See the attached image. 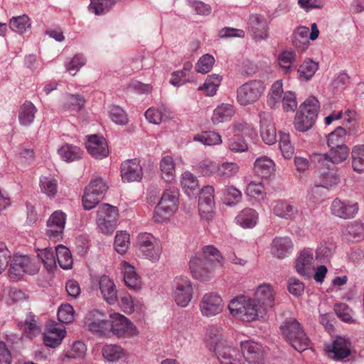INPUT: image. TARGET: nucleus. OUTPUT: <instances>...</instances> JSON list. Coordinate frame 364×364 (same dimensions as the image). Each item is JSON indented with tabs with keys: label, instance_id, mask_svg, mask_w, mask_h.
Returning a JSON list of instances; mask_svg holds the SVG:
<instances>
[{
	"label": "nucleus",
	"instance_id": "1",
	"mask_svg": "<svg viewBox=\"0 0 364 364\" xmlns=\"http://www.w3.org/2000/svg\"><path fill=\"white\" fill-rule=\"evenodd\" d=\"M228 309L231 315L247 322L262 318L267 314L258 301L245 296L232 299L228 304Z\"/></svg>",
	"mask_w": 364,
	"mask_h": 364
},
{
	"label": "nucleus",
	"instance_id": "2",
	"mask_svg": "<svg viewBox=\"0 0 364 364\" xmlns=\"http://www.w3.org/2000/svg\"><path fill=\"white\" fill-rule=\"evenodd\" d=\"M207 336L208 342L215 353L220 364H237L238 357H240L238 351L224 345L223 335L218 328H210Z\"/></svg>",
	"mask_w": 364,
	"mask_h": 364
},
{
	"label": "nucleus",
	"instance_id": "3",
	"mask_svg": "<svg viewBox=\"0 0 364 364\" xmlns=\"http://www.w3.org/2000/svg\"><path fill=\"white\" fill-rule=\"evenodd\" d=\"M282 333L285 340L297 351L302 352L310 346V340L295 318L285 320L281 326Z\"/></svg>",
	"mask_w": 364,
	"mask_h": 364
},
{
	"label": "nucleus",
	"instance_id": "4",
	"mask_svg": "<svg viewBox=\"0 0 364 364\" xmlns=\"http://www.w3.org/2000/svg\"><path fill=\"white\" fill-rule=\"evenodd\" d=\"M179 191L171 187L164 192L159 203L155 208L154 218L156 222L162 223L176 212L179 203Z\"/></svg>",
	"mask_w": 364,
	"mask_h": 364
},
{
	"label": "nucleus",
	"instance_id": "5",
	"mask_svg": "<svg viewBox=\"0 0 364 364\" xmlns=\"http://www.w3.org/2000/svg\"><path fill=\"white\" fill-rule=\"evenodd\" d=\"M136 249L143 258L156 262L161 257L163 247L159 238L149 232H141L137 236Z\"/></svg>",
	"mask_w": 364,
	"mask_h": 364
},
{
	"label": "nucleus",
	"instance_id": "6",
	"mask_svg": "<svg viewBox=\"0 0 364 364\" xmlns=\"http://www.w3.org/2000/svg\"><path fill=\"white\" fill-rule=\"evenodd\" d=\"M118 217L117 208L108 203L99 206L97 213V228L105 235L112 234L116 228Z\"/></svg>",
	"mask_w": 364,
	"mask_h": 364
},
{
	"label": "nucleus",
	"instance_id": "7",
	"mask_svg": "<svg viewBox=\"0 0 364 364\" xmlns=\"http://www.w3.org/2000/svg\"><path fill=\"white\" fill-rule=\"evenodd\" d=\"M265 90L263 83L258 80H250L237 90V101L242 106L257 102Z\"/></svg>",
	"mask_w": 364,
	"mask_h": 364
},
{
	"label": "nucleus",
	"instance_id": "8",
	"mask_svg": "<svg viewBox=\"0 0 364 364\" xmlns=\"http://www.w3.org/2000/svg\"><path fill=\"white\" fill-rule=\"evenodd\" d=\"M39 269V264L30 257L16 255L11 263L9 274L11 278L20 279L25 273L36 274Z\"/></svg>",
	"mask_w": 364,
	"mask_h": 364
},
{
	"label": "nucleus",
	"instance_id": "9",
	"mask_svg": "<svg viewBox=\"0 0 364 364\" xmlns=\"http://www.w3.org/2000/svg\"><path fill=\"white\" fill-rule=\"evenodd\" d=\"M349 149L347 146H341L331 148L327 153L314 154L312 156L313 161L319 166L329 165L334 166L345 161L349 156Z\"/></svg>",
	"mask_w": 364,
	"mask_h": 364
},
{
	"label": "nucleus",
	"instance_id": "10",
	"mask_svg": "<svg viewBox=\"0 0 364 364\" xmlns=\"http://www.w3.org/2000/svg\"><path fill=\"white\" fill-rule=\"evenodd\" d=\"M108 334L112 332L118 337L134 336L138 334L136 327L124 316L113 314L109 316Z\"/></svg>",
	"mask_w": 364,
	"mask_h": 364
},
{
	"label": "nucleus",
	"instance_id": "11",
	"mask_svg": "<svg viewBox=\"0 0 364 364\" xmlns=\"http://www.w3.org/2000/svg\"><path fill=\"white\" fill-rule=\"evenodd\" d=\"M173 298L177 305L186 307L193 298V287L191 280L183 276L176 277L173 281Z\"/></svg>",
	"mask_w": 364,
	"mask_h": 364
},
{
	"label": "nucleus",
	"instance_id": "12",
	"mask_svg": "<svg viewBox=\"0 0 364 364\" xmlns=\"http://www.w3.org/2000/svg\"><path fill=\"white\" fill-rule=\"evenodd\" d=\"M84 323L87 329L97 335L105 336L108 334L109 319L101 311L93 309L85 316Z\"/></svg>",
	"mask_w": 364,
	"mask_h": 364
},
{
	"label": "nucleus",
	"instance_id": "13",
	"mask_svg": "<svg viewBox=\"0 0 364 364\" xmlns=\"http://www.w3.org/2000/svg\"><path fill=\"white\" fill-rule=\"evenodd\" d=\"M224 301L217 292L205 294L199 304L201 314L205 317H212L220 314L224 308Z\"/></svg>",
	"mask_w": 364,
	"mask_h": 364
},
{
	"label": "nucleus",
	"instance_id": "14",
	"mask_svg": "<svg viewBox=\"0 0 364 364\" xmlns=\"http://www.w3.org/2000/svg\"><path fill=\"white\" fill-rule=\"evenodd\" d=\"M192 276L201 282L210 280L214 274L215 267L210 260H204L200 256H193L189 262Z\"/></svg>",
	"mask_w": 364,
	"mask_h": 364
},
{
	"label": "nucleus",
	"instance_id": "15",
	"mask_svg": "<svg viewBox=\"0 0 364 364\" xmlns=\"http://www.w3.org/2000/svg\"><path fill=\"white\" fill-rule=\"evenodd\" d=\"M314 253V250L309 247L304 248L298 252L294 267L299 275L308 278L315 270Z\"/></svg>",
	"mask_w": 364,
	"mask_h": 364
},
{
	"label": "nucleus",
	"instance_id": "16",
	"mask_svg": "<svg viewBox=\"0 0 364 364\" xmlns=\"http://www.w3.org/2000/svg\"><path fill=\"white\" fill-rule=\"evenodd\" d=\"M66 214L60 210L52 213L47 221L46 234L50 240L59 241L63 238Z\"/></svg>",
	"mask_w": 364,
	"mask_h": 364
},
{
	"label": "nucleus",
	"instance_id": "17",
	"mask_svg": "<svg viewBox=\"0 0 364 364\" xmlns=\"http://www.w3.org/2000/svg\"><path fill=\"white\" fill-rule=\"evenodd\" d=\"M331 213L336 217L343 219L353 218L359 210L358 203L346 200L335 198L331 204Z\"/></svg>",
	"mask_w": 364,
	"mask_h": 364
},
{
	"label": "nucleus",
	"instance_id": "18",
	"mask_svg": "<svg viewBox=\"0 0 364 364\" xmlns=\"http://www.w3.org/2000/svg\"><path fill=\"white\" fill-rule=\"evenodd\" d=\"M247 28L256 41L266 40L269 37L267 21L261 15L251 14L248 18Z\"/></svg>",
	"mask_w": 364,
	"mask_h": 364
},
{
	"label": "nucleus",
	"instance_id": "19",
	"mask_svg": "<svg viewBox=\"0 0 364 364\" xmlns=\"http://www.w3.org/2000/svg\"><path fill=\"white\" fill-rule=\"evenodd\" d=\"M242 356L250 364H263L264 350L262 346L253 341H245L240 343Z\"/></svg>",
	"mask_w": 364,
	"mask_h": 364
},
{
	"label": "nucleus",
	"instance_id": "20",
	"mask_svg": "<svg viewBox=\"0 0 364 364\" xmlns=\"http://www.w3.org/2000/svg\"><path fill=\"white\" fill-rule=\"evenodd\" d=\"M85 146L87 152L95 159H102L109 155L108 145L103 136L97 134L87 136Z\"/></svg>",
	"mask_w": 364,
	"mask_h": 364
},
{
	"label": "nucleus",
	"instance_id": "21",
	"mask_svg": "<svg viewBox=\"0 0 364 364\" xmlns=\"http://www.w3.org/2000/svg\"><path fill=\"white\" fill-rule=\"evenodd\" d=\"M261 136L265 144H274L277 141V132L272 122V115L268 112L259 114Z\"/></svg>",
	"mask_w": 364,
	"mask_h": 364
},
{
	"label": "nucleus",
	"instance_id": "22",
	"mask_svg": "<svg viewBox=\"0 0 364 364\" xmlns=\"http://www.w3.org/2000/svg\"><path fill=\"white\" fill-rule=\"evenodd\" d=\"M328 356L335 360H342L350 353V343L344 338L338 337L331 344L326 346Z\"/></svg>",
	"mask_w": 364,
	"mask_h": 364
},
{
	"label": "nucleus",
	"instance_id": "23",
	"mask_svg": "<svg viewBox=\"0 0 364 364\" xmlns=\"http://www.w3.org/2000/svg\"><path fill=\"white\" fill-rule=\"evenodd\" d=\"M317 166L320 170L316 186L331 189L340 183V176L333 166Z\"/></svg>",
	"mask_w": 364,
	"mask_h": 364
},
{
	"label": "nucleus",
	"instance_id": "24",
	"mask_svg": "<svg viewBox=\"0 0 364 364\" xmlns=\"http://www.w3.org/2000/svg\"><path fill=\"white\" fill-rule=\"evenodd\" d=\"M66 334L65 328L62 324L53 323L49 324L44 333L43 341L46 346H58Z\"/></svg>",
	"mask_w": 364,
	"mask_h": 364
},
{
	"label": "nucleus",
	"instance_id": "25",
	"mask_svg": "<svg viewBox=\"0 0 364 364\" xmlns=\"http://www.w3.org/2000/svg\"><path fill=\"white\" fill-rule=\"evenodd\" d=\"M293 249L294 244L291 239L285 236L274 237L272 240L270 250L274 257L284 259L292 253Z\"/></svg>",
	"mask_w": 364,
	"mask_h": 364
},
{
	"label": "nucleus",
	"instance_id": "26",
	"mask_svg": "<svg viewBox=\"0 0 364 364\" xmlns=\"http://www.w3.org/2000/svg\"><path fill=\"white\" fill-rule=\"evenodd\" d=\"M121 176L123 181H139L142 178V168L137 159L127 160L121 165Z\"/></svg>",
	"mask_w": 364,
	"mask_h": 364
},
{
	"label": "nucleus",
	"instance_id": "27",
	"mask_svg": "<svg viewBox=\"0 0 364 364\" xmlns=\"http://www.w3.org/2000/svg\"><path fill=\"white\" fill-rule=\"evenodd\" d=\"M273 213L282 219L293 220L298 214V208L287 200H277L272 204Z\"/></svg>",
	"mask_w": 364,
	"mask_h": 364
},
{
	"label": "nucleus",
	"instance_id": "28",
	"mask_svg": "<svg viewBox=\"0 0 364 364\" xmlns=\"http://www.w3.org/2000/svg\"><path fill=\"white\" fill-rule=\"evenodd\" d=\"M274 291L269 284H262L258 287L255 299L267 312L274 306Z\"/></svg>",
	"mask_w": 364,
	"mask_h": 364
},
{
	"label": "nucleus",
	"instance_id": "29",
	"mask_svg": "<svg viewBox=\"0 0 364 364\" xmlns=\"http://www.w3.org/2000/svg\"><path fill=\"white\" fill-rule=\"evenodd\" d=\"M18 326L22 331L23 334L29 338L37 336L42 330L38 318L32 313L27 314L25 320L20 322Z\"/></svg>",
	"mask_w": 364,
	"mask_h": 364
},
{
	"label": "nucleus",
	"instance_id": "30",
	"mask_svg": "<svg viewBox=\"0 0 364 364\" xmlns=\"http://www.w3.org/2000/svg\"><path fill=\"white\" fill-rule=\"evenodd\" d=\"M235 220L242 228H253L259 221V214L255 209L246 208L237 214Z\"/></svg>",
	"mask_w": 364,
	"mask_h": 364
},
{
	"label": "nucleus",
	"instance_id": "31",
	"mask_svg": "<svg viewBox=\"0 0 364 364\" xmlns=\"http://www.w3.org/2000/svg\"><path fill=\"white\" fill-rule=\"evenodd\" d=\"M254 171L256 175L262 178H269L275 171V164L267 156L257 158L254 164Z\"/></svg>",
	"mask_w": 364,
	"mask_h": 364
},
{
	"label": "nucleus",
	"instance_id": "32",
	"mask_svg": "<svg viewBox=\"0 0 364 364\" xmlns=\"http://www.w3.org/2000/svg\"><path fill=\"white\" fill-rule=\"evenodd\" d=\"M99 285L104 299L109 304H114L117 301V292L113 281L103 275L99 280Z\"/></svg>",
	"mask_w": 364,
	"mask_h": 364
},
{
	"label": "nucleus",
	"instance_id": "33",
	"mask_svg": "<svg viewBox=\"0 0 364 364\" xmlns=\"http://www.w3.org/2000/svg\"><path fill=\"white\" fill-rule=\"evenodd\" d=\"M120 269L123 274L126 286L130 289H136L140 287L141 281L133 266L127 262L123 261L120 264Z\"/></svg>",
	"mask_w": 364,
	"mask_h": 364
},
{
	"label": "nucleus",
	"instance_id": "34",
	"mask_svg": "<svg viewBox=\"0 0 364 364\" xmlns=\"http://www.w3.org/2000/svg\"><path fill=\"white\" fill-rule=\"evenodd\" d=\"M235 113V107L229 103H222L213 110L211 120L214 124L225 122L230 120Z\"/></svg>",
	"mask_w": 364,
	"mask_h": 364
},
{
	"label": "nucleus",
	"instance_id": "35",
	"mask_svg": "<svg viewBox=\"0 0 364 364\" xmlns=\"http://www.w3.org/2000/svg\"><path fill=\"white\" fill-rule=\"evenodd\" d=\"M160 173L162 179L166 183H171L176 178V164L170 156H164L159 163Z\"/></svg>",
	"mask_w": 364,
	"mask_h": 364
},
{
	"label": "nucleus",
	"instance_id": "36",
	"mask_svg": "<svg viewBox=\"0 0 364 364\" xmlns=\"http://www.w3.org/2000/svg\"><path fill=\"white\" fill-rule=\"evenodd\" d=\"M58 154L65 162H73L82 157L83 151L77 146L65 144L58 149Z\"/></svg>",
	"mask_w": 364,
	"mask_h": 364
},
{
	"label": "nucleus",
	"instance_id": "37",
	"mask_svg": "<svg viewBox=\"0 0 364 364\" xmlns=\"http://www.w3.org/2000/svg\"><path fill=\"white\" fill-rule=\"evenodd\" d=\"M181 185L188 197L196 196L198 191V180L189 171H185L181 176Z\"/></svg>",
	"mask_w": 364,
	"mask_h": 364
},
{
	"label": "nucleus",
	"instance_id": "38",
	"mask_svg": "<svg viewBox=\"0 0 364 364\" xmlns=\"http://www.w3.org/2000/svg\"><path fill=\"white\" fill-rule=\"evenodd\" d=\"M343 234L349 241L362 240L364 239V223L355 220L345 227Z\"/></svg>",
	"mask_w": 364,
	"mask_h": 364
},
{
	"label": "nucleus",
	"instance_id": "39",
	"mask_svg": "<svg viewBox=\"0 0 364 364\" xmlns=\"http://www.w3.org/2000/svg\"><path fill=\"white\" fill-rule=\"evenodd\" d=\"M296 58V55L293 50H285L279 54V65L284 74H289L294 70Z\"/></svg>",
	"mask_w": 364,
	"mask_h": 364
},
{
	"label": "nucleus",
	"instance_id": "40",
	"mask_svg": "<svg viewBox=\"0 0 364 364\" xmlns=\"http://www.w3.org/2000/svg\"><path fill=\"white\" fill-rule=\"evenodd\" d=\"M284 94L282 80H277L272 84L269 92L267 96L268 106L272 109L279 107Z\"/></svg>",
	"mask_w": 364,
	"mask_h": 364
},
{
	"label": "nucleus",
	"instance_id": "41",
	"mask_svg": "<svg viewBox=\"0 0 364 364\" xmlns=\"http://www.w3.org/2000/svg\"><path fill=\"white\" fill-rule=\"evenodd\" d=\"M37 108L29 102H25L20 107L18 112V120L21 125L28 126L31 124L35 119Z\"/></svg>",
	"mask_w": 364,
	"mask_h": 364
},
{
	"label": "nucleus",
	"instance_id": "42",
	"mask_svg": "<svg viewBox=\"0 0 364 364\" xmlns=\"http://www.w3.org/2000/svg\"><path fill=\"white\" fill-rule=\"evenodd\" d=\"M240 166L235 162L218 163L217 177L222 181H228L234 178L239 173Z\"/></svg>",
	"mask_w": 364,
	"mask_h": 364
},
{
	"label": "nucleus",
	"instance_id": "43",
	"mask_svg": "<svg viewBox=\"0 0 364 364\" xmlns=\"http://www.w3.org/2000/svg\"><path fill=\"white\" fill-rule=\"evenodd\" d=\"M169 109L165 106L149 108L144 115L147 121L154 124H159L169 117Z\"/></svg>",
	"mask_w": 364,
	"mask_h": 364
},
{
	"label": "nucleus",
	"instance_id": "44",
	"mask_svg": "<svg viewBox=\"0 0 364 364\" xmlns=\"http://www.w3.org/2000/svg\"><path fill=\"white\" fill-rule=\"evenodd\" d=\"M55 250L51 247H46L37 250V257L43 264L45 268L49 271H53L56 267Z\"/></svg>",
	"mask_w": 364,
	"mask_h": 364
},
{
	"label": "nucleus",
	"instance_id": "45",
	"mask_svg": "<svg viewBox=\"0 0 364 364\" xmlns=\"http://www.w3.org/2000/svg\"><path fill=\"white\" fill-rule=\"evenodd\" d=\"M55 258L60 267L63 269H70L73 267V257L70 251L65 246L60 245L55 247Z\"/></svg>",
	"mask_w": 364,
	"mask_h": 364
},
{
	"label": "nucleus",
	"instance_id": "46",
	"mask_svg": "<svg viewBox=\"0 0 364 364\" xmlns=\"http://www.w3.org/2000/svg\"><path fill=\"white\" fill-rule=\"evenodd\" d=\"M218 166V162L210 159H205L195 166V169L203 176H215L216 178Z\"/></svg>",
	"mask_w": 364,
	"mask_h": 364
},
{
	"label": "nucleus",
	"instance_id": "47",
	"mask_svg": "<svg viewBox=\"0 0 364 364\" xmlns=\"http://www.w3.org/2000/svg\"><path fill=\"white\" fill-rule=\"evenodd\" d=\"M309 29L306 26H299L292 36V43L295 47L304 50L309 43Z\"/></svg>",
	"mask_w": 364,
	"mask_h": 364
},
{
	"label": "nucleus",
	"instance_id": "48",
	"mask_svg": "<svg viewBox=\"0 0 364 364\" xmlns=\"http://www.w3.org/2000/svg\"><path fill=\"white\" fill-rule=\"evenodd\" d=\"M31 21L30 18L26 15L14 16L9 21L10 28L18 33L22 34L31 28Z\"/></svg>",
	"mask_w": 364,
	"mask_h": 364
},
{
	"label": "nucleus",
	"instance_id": "49",
	"mask_svg": "<svg viewBox=\"0 0 364 364\" xmlns=\"http://www.w3.org/2000/svg\"><path fill=\"white\" fill-rule=\"evenodd\" d=\"M318 68L317 63L311 60H304L297 70L299 80L301 81L309 80L314 75Z\"/></svg>",
	"mask_w": 364,
	"mask_h": 364
},
{
	"label": "nucleus",
	"instance_id": "50",
	"mask_svg": "<svg viewBox=\"0 0 364 364\" xmlns=\"http://www.w3.org/2000/svg\"><path fill=\"white\" fill-rule=\"evenodd\" d=\"M346 131L342 127H338L336 129L328 134L326 136L327 145L329 149L341 146H346L345 143Z\"/></svg>",
	"mask_w": 364,
	"mask_h": 364
},
{
	"label": "nucleus",
	"instance_id": "51",
	"mask_svg": "<svg viewBox=\"0 0 364 364\" xmlns=\"http://www.w3.org/2000/svg\"><path fill=\"white\" fill-rule=\"evenodd\" d=\"M103 357L109 361H116L126 357L125 350L117 345H105L102 348Z\"/></svg>",
	"mask_w": 364,
	"mask_h": 364
},
{
	"label": "nucleus",
	"instance_id": "52",
	"mask_svg": "<svg viewBox=\"0 0 364 364\" xmlns=\"http://www.w3.org/2000/svg\"><path fill=\"white\" fill-rule=\"evenodd\" d=\"M316 119L312 117H309L304 112L298 110L294 118V124L297 131L304 132L312 127Z\"/></svg>",
	"mask_w": 364,
	"mask_h": 364
},
{
	"label": "nucleus",
	"instance_id": "53",
	"mask_svg": "<svg viewBox=\"0 0 364 364\" xmlns=\"http://www.w3.org/2000/svg\"><path fill=\"white\" fill-rule=\"evenodd\" d=\"M220 75L213 74L208 76L203 85L198 90L205 92L207 96H213L216 94L218 87L221 83Z\"/></svg>",
	"mask_w": 364,
	"mask_h": 364
},
{
	"label": "nucleus",
	"instance_id": "54",
	"mask_svg": "<svg viewBox=\"0 0 364 364\" xmlns=\"http://www.w3.org/2000/svg\"><path fill=\"white\" fill-rule=\"evenodd\" d=\"M195 256H200L204 260H210L215 267L217 263L222 264L223 262V257L213 245L205 246L202 252L196 253Z\"/></svg>",
	"mask_w": 364,
	"mask_h": 364
},
{
	"label": "nucleus",
	"instance_id": "55",
	"mask_svg": "<svg viewBox=\"0 0 364 364\" xmlns=\"http://www.w3.org/2000/svg\"><path fill=\"white\" fill-rule=\"evenodd\" d=\"M193 141H198L205 146H213L222 143L221 136L215 132H204L193 136Z\"/></svg>",
	"mask_w": 364,
	"mask_h": 364
},
{
	"label": "nucleus",
	"instance_id": "56",
	"mask_svg": "<svg viewBox=\"0 0 364 364\" xmlns=\"http://www.w3.org/2000/svg\"><path fill=\"white\" fill-rule=\"evenodd\" d=\"M40 188L47 196L54 197L58 192V182L51 176H42L40 178Z\"/></svg>",
	"mask_w": 364,
	"mask_h": 364
},
{
	"label": "nucleus",
	"instance_id": "57",
	"mask_svg": "<svg viewBox=\"0 0 364 364\" xmlns=\"http://www.w3.org/2000/svg\"><path fill=\"white\" fill-rule=\"evenodd\" d=\"M85 105V99L79 95L66 94L64 96L63 107L65 109L78 112Z\"/></svg>",
	"mask_w": 364,
	"mask_h": 364
},
{
	"label": "nucleus",
	"instance_id": "58",
	"mask_svg": "<svg viewBox=\"0 0 364 364\" xmlns=\"http://www.w3.org/2000/svg\"><path fill=\"white\" fill-rule=\"evenodd\" d=\"M352 167L356 172L364 171V145L355 146L352 150Z\"/></svg>",
	"mask_w": 364,
	"mask_h": 364
},
{
	"label": "nucleus",
	"instance_id": "59",
	"mask_svg": "<svg viewBox=\"0 0 364 364\" xmlns=\"http://www.w3.org/2000/svg\"><path fill=\"white\" fill-rule=\"evenodd\" d=\"M279 146L284 159H289L294 156V147L291 143L289 134L279 132Z\"/></svg>",
	"mask_w": 364,
	"mask_h": 364
},
{
	"label": "nucleus",
	"instance_id": "60",
	"mask_svg": "<svg viewBox=\"0 0 364 364\" xmlns=\"http://www.w3.org/2000/svg\"><path fill=\"white\" fill-rule=\"evenodd\" d=\"M335 251L333 243H321L316 250V259L320 262H326L330 259Z\"/></svg>",
	"mask_w": 364,
	"mask_h": 364
},
{
	"label": "nucleus",
	"instance_id": "61",
	"mask_svg": "<svg viewBox=\"0 0 364 364\" xmlns=\"http://www.w3.org/2000/svg\"><path fill=\"white\" fill-rule=\"evenodd\" d=\"M114 5L113 0H91L89 9L96 15H102L110 11Z\"/></svg>",
	"mask_w": 364,
	"mask_h": 364
},
{
	"label": "nucleus",
	"instance_id": "62",
	"mask_svg": "<svg viewBox=\"0 0 364 364\" xmlns=\"http://www.w3.org/2000/svg\"><path fill=\"white\" fill-rule=\"evenodd\" d=\"M92 186H86L82 196V205L85 210H91L95 208L103 197L93 193Z\"/></svg>",
	"mask_w": 364,
	"mask_h": 364
},
{
	"label": "nucleus",
	"instance_id": "63",
	"mask_svg": "<svg viewBox=\"0 0 364 364\" xmlns=\"http://www.w3.org/2000/svg\"><path fill=\"white\" fill-rule=\"evenodd\" d=\"M318 108L319 102L318 100L314 97H310L302 103L299 110L316 119Z\"/></svg>",
	"mask_w": 364,
	"mask_h": 364
},
{
	"label": "nucleus",
	"instance_id": "64",
	"mask_svg": "<svg viewBox=\"0 0 364 364\" xmlns=\"http://www.w3.org/2000/svg\"><path fill=\"white\" fill-rule=\"evenodd\" d=\"M223 193L225 203L229 206L238 203L242 199L241 191L233 186H225Z\"/></svg>",
	"mask_w": 364,
	"mask_h": 364
}]
</instances>
